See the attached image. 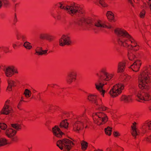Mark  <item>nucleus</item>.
Returning a JSON list of instances; mask_svg holds the SVG:
<instances>
[{
	"label": "nucleus",
	"mask_w": 151,
	"mask_h": 151,
	"mask_svg": "<svg viewBox=\"0 0 151 151\" xmlns=\"http://www.w3.org/2000/svg\"><path fill=\"white\" fill-rule=\"evenodd\" d=\"M123 81L124 83H126L130 81L131 77L128 75H124L123 76Z\"/></svg>",
	"instance_id": "nucleus-37"
},
{
	"label": "nucleus",
	"mask_w": 151,
	"mask_h": 151,
	"mask_svg": "<svg viewBox=\"0 0 151 151\" xmlns=\"http://www.w3.org/2000/svg\"><path fill=\"white\" fill-rule=\"evenodd\" d=\"M51 15L55 19H60L61 18V12L60 10L53 11L51 13Z\"/></svg>",
	"instance_id": "nucleus-20"
},
{
	"label": "nucleus",
	"mask_w": 151,
	"mask_h": 151,
	"mask_svg": "<svg viewBox=\"0 0 151 151\" xmlns=\"http://www.w3.org/2000/svg\"><path fill=\"white\" fill-rule=\"evenodd\" d=\"M48 86H50L52 87H55L56 86H58V85L55 84H51L48 85Z\"/></svg>",
	"instance_id": "nucleus-49"
},
{
	"label": "nucleus",
	"mask_w": 151,
	"mask_h": 151,
	"mask_svg": "<svg viewBox=\"0 0 151 151\" xmlns=\"http://www.w3.org/2000/svg\"><path fill=\"white\" fill-rule=\"evenodd\" d=\"M0 50H3L5 52H9V47H7L2 46L0 47Z\"/></svg>",
	"instance_id": "nucleus-41"
},
{
	"label": "nucleus",
	"mask_w": 151,
	"mask_h": 151,
	"mask_svg": "<svg viewBox=\"0 0 151 151\" xmlns=\"http://www.w3.org/2000/svg\"><path fill=\"white\" fill-rule=\"evenodd\" d=\"M113 134H114V136H115V137H117L119 135V133L117 132H114Z\"/></svg>",
	"instance_id": "nucleus-51"
},
{
	"label": "nucleus",
	"mask_w": 151,
	"mask_h": 151,
	"mask_svg": "<svg viewBox=\"0 0 151 151\" xmlns=\"http://www.w3.org/2000/svg\"><path fill=\"white\" fill-rule=\"evenodd\" d=\"M17 22V16H16V15L15 14L14 18V24L16 23Z\"/></svg>",
	"instance_id": "nucleus-50"
},
{
	"label": "nucleus",
	"mask_w": 151,
	"mask_h": 151,
	"mask_svg": "<svg viewBox=\"0 0 151 151\" xmlns=\"http://www.w3.org/2000/svg\"><path fill=\"white\" fill-rule=\"evenodd\" d=\"M11 126L13 128L17 130H19L21 129V126L20 124H12Z\"/></svg>",
	"instance_id": "nucleus-35"
},
{
	"label": "nucleus",
	"mask_w": 151,
	"mask_h": 151,
	"mask_svg": "<svg viewBox=\"0 0 151 151\" xmlns=\"http://www.w3.org/2000/svg\"><path fill=\"white\" fill-rule=\"evenodd\" d=\"M23 102L21 101H19L17 106V108L21 110V106Z\"/></svg>",
	"instance_id": "nucleus-48"
},
{
	"label": "nucleus",
	"mask_w": 151,
	"mask_h": 151,
	"mask_svg": "<svg viewBox=\"0 0 151 151\" xmlns=\"http://www.w3.org/2000/svg\"><path fill=\"white\" fill-rule=\"evenodd\" d=\"M72 42L70 37L68 35H63L59 40V45L61 46L70 45Z\"/></svg>",
	"instance_id": "nucleus-10"
},
{
	"label": "nucleus",
	"mask_w": 151,
	"mask_h": 151,
	"mask_svg": "<svg viewBox=\"0 0 151 151\" xmlns=\"http://www.w3.org/2000/svg\"><path fill=\"white\" fill-rule=\"evenodd\" d=\"M149 75H151V68H149L146 69L143 68V70L141 72L138 78V86L141 89L148 90L149 86L148 83L150 80Z\"/></svg>",
	"instance_id": "nucleus-3"
},
{
	"label": "nucleus",
	"mask_w": 151,
	"mask_h": 151,
	"mask_svg": "<svg viewBox=\"0 0 151 151\" xmlns=\"http://www.w3.org/2000/svg\"><path fill=\"white\" fill-rule=\"evenodd\" d=\"M128 57L129 60L130 61H132L136 58L135 55L131 52L128 53Z\"/></svg>",
	"instance_id": "nucleus-36"
},
{
	"label": "nucleus",
	"mask_w": 151,
	"mask_h": 151,
	"mask_svg": "<svg viewBox=\"0 0 151 151\" xmlns=\"http://www.w3.org/2000/svg\"><path fill=\"white\" fill-rule=\"evenodd\" d=\"M16 133L17 131L12 128L6 129L5 132L6 135L13 142H17L18 141V137L16 135Z\"/></svg>",
	"instance_id": "nucleus-9"
},
{
	"label": "nucleus",
	"mask_w": 151,
	"mask_h": 151,
	"mask_svg": "<svg viewBox=\"0 0 151 151\" xmlns=\"http://www.w3.org/2000/svg\"><path fill=\"white\" fill-rule=\"evenodd\" d=\"M55 39V37L54 36L47 33V34L46 40L49 41H52Z\"/></svg>",
	"instance_id": "nucleus-39"
},
{
	"label": "nucleus",
	"mask_w": 151,
	"mask_h": 151,
	"mask_svg": "<svg viewBox=\"0 0 151 151\" xmlns=\"http://www.w3.org/2000/svg\"><path fill=\"white\" fill-rule=\"evenodd\" d=\"M68 126V123L66 120L63 121L60 123V126L61 129H67Z\"/></svg>",
	"instance_id": "nucleus-27"
},
{
	"label": "nucleus",
	"mask_w": 151,
	"mask_h": 151,
	"mask_svg": "<svg viewBox=\"0 0 151 151\" xmlns=\"http://www.w3.org/2000/svg\"><path fill=\"white\" fill-rule=\"evenodd\" d=\"M147 125L149 129H151V121L147 122Z\"/></svg>",
	"instance_id": "nucleus-47"
},
{
	"label": "nucleus",
	"mask_w": 151,
	"mask_h": 151,
	"mask_svg": "<svg viewBox=\"0 0 151 151\" xmlns=\"http://www.w3.org/2000/svg\"><path fill=\"white\" fill-rule=\"evenodd\" d=\"M24 94L26 98H28L31 96V93L30 90L26 89L24 91Z\"/></svg>",
	"instance_id": "nucleus-33"
},
{
	"label": "nucleus",
	"mask_w": 151,
	"mask_h": 151,
	"mask_svg": "<svg viewBox=\"0 0 151 151\" xmlns=\"http://www.w3.org/2000/svg\"><path fill=\"white\" fill-rule=\"evenodd\" d=\"M88 99L93 104L95 107L101 104V99L96 95L89 94L87 96Z\"/></svg>",
	"instance_id": "nucleus-13"
},
{
	"label": "nucleus",
	"mask_w": 151,
	"mask_h": 151,
	"mask_svg": "<svg viewBox=\"0 0 151 151\" xmlns=\"http://www.w3.org/2000/svg\"><path fill=\"white\" fill-rule=\"evenodd\" d=\"M47 33H41L39 35V38L42 40H46Z\"/></svg>",
	"instance_id": "nucleus-43"
},
{
	"label": "nucleus",
	"mask_w": 151,
	"mask_h": 151,
	"mask_svg": "<svg viewBox=\"0 0 151 151\" xmlns=\"http://www.w3.org/2000/svg\"><path fill=\"white\" fill-rule=\"evenodd\" d=\"M36 92V91H35V90H34V91L33 92L34 93H35Z\"/></svg>",
	"instance_id": "nucleus-63"
},
{
	"label": "nucleus",
	"mask_w": 151,
	"mask_h": 151,
	"mask_svg": "<svg viewBox=\"0 0 151 151\" xmlns=\"http://www.w3.org/2000/svg\"><path fill=\"white\" fill-rule=\"evenodd\" d=\"M141 64L142 62L141 60H137L132 65L130 66V68H132L133 71L137 72L139 70Z\"/></svg>",
	"instance_id": "nucleus-18"
},
{
	"label": "nucleus",
	"mask_w": 151,
	"mask_h": 151,
	"mask_svg": "<svg viewBox=\"0 0 151 151\" xmlns=\"http://www.w3.org/2000/svg\"><path fill=\"white\" fill-rule=\"evenodd\" d=\"M148 109L149 111H151V106H149Z\"/></svg>",
	"instance_id": "nucleus-58"
},
{
	"label": "nucleus",
	"mask_w": 151,
	"mask_h": 151,
	"mask_svg": "<svg viewBox=\"0 0 151 151\" xmlns=\"http://www.w3.org/2000/svg\"><path fill=\"white\" fill-rule=\"evenodd\" d=\"M13 1L15 2L17 1V0H12Z\"/></svg>",
	"instance_id": "nucleus-62"
},
{
	"label": "nucleus",
	"mask_w": 151,
	"mask_h": 151,
	"mask_svg": "<svg viewBox=\"0 0 151 151\" xmlns=\"http://www.w3.org/2000/svg\"><path fill=\"white\" fill-rule=\"evenodd\" d=\"M114 33L117 36L116 41L119 45L126 47L130 46L134 51L139 50L140 46L137 41L126 30L116 28L114 30Z\"/></svg>",
	"instance_id": "nucleus-1"
},
{
	"label": "nucleus",
	"mask_w": 151,
	"mask_h": 151,
	"mask_svg": "<svg viewBox=\"0 0 151 151\" xmlns=\"http://www.w3.org/2000/svg\"><path fill=\"white\" fill-rule=\"evenodd\" d=\"M23 46L26 49L29 50H30L32 48V46L31 45V43L27 41H26L24 43Z\"/></svg>",
	"instance_id": "nucleus-32"
},
{
	"label": "nucleus",
	"mask_w": 151,
	"mask_h": 151,
	"mask_svg": "<svg viewBox=\"0 0 151 151\" xmlns=\"http://www.w3.org/2000/svg\"><path fill=\"white\" fill-rule=\"evenodd\" d=\"M95 107L98 109L100 110H101L102 111H105L106 110H107L109 108L105 106L104 105H102V102L101 101V105L98 106H96Z\"/></svg>",
	"instance_id": "nucleus-30"
},
{
	"label": "nucleus",
	"mask_w": 151,
	"mask_h": 151,
	"mask_svg": "<svg viewBox=\"0 0 151 151\" xmlns=\"http://www.w3.org/2000/svg\"><path fill=\"white\" fill-rule=\"evenodd\" d=\"M93 122L98 125L100 126L105 124L108 120L106 114L103 112H97L92 115Z\"/></svg>",
	"instance_id": "nucleus-5"
},
{
	"label": "nucleus",
	"mask_w": 151,
	"mask_h": 151,
	"mask_svg": "<svg viewBox=\"0 0 151 151\" xmlns=\"http://www.w3.org/2000/svg\"><path fill=\"white\" fill-rule=\"evenodd\" d=\"M37 98L39 100H40L41 99L40 95V93H38L37 96Z\"/></svg>",
	"instance_id": "nucleus-52"
},
{
	"label": "nucleus",
	"mask_w": 151,
	"mask_h": 151,
	"mask_svg": "<svg viewBox=\"0 0 151 151\" xmlns=\"http://www.w3.org/2000/svg\"><path fill=\"white\" fill-rule=\"evenodd\" d=\"M106 151H111V150L110 148H107L106 149Z\"/></svg>",
	"instance_id": "nucleus-55"
},
{
	"label": "nucleus",
	"mask_w": 151,
	"mask_h": 151,
	"mask_svg": "<svg viewBox=\"0 0 151 151\" xmlns=\"http://www.w3.org/2000/svg\"><path fill=\"white\" fill-rule=\"evenodd\" d=\"M145 10H142L139 14V17L141 18H144L145 17Z\"/></svg>",
	"instance_id": "nucleus-42"
},
{
	"label": "nucleus",
	"mask_w": 151,
	"mask_h": 151,
	"mask_svg": "<svg viewBox=\"0 0 151 151\" xmlns=\"http://www.w3.org/2000/svg\"><path fill=\"white\" fill-rule=\"evenodd\" d=\"M20 101H21V102H26V101H25L24 100V98H23V97H22L21 98V100H20Z\"/></svg>",
	"instance_id": "nucleus-53"
},
{
	"label": "nucleus",
	"mask_w": 151,
	"mask_h": 151,
	"mask_svg": "<svg viewBox=\"0 0 151 151\" xmlns=\"http://www.w3.org/2000/svg\"><path fill=\"white\" fill-rule=\"evenodd\" d=\"M10 105V101L8 100L5 102V105L1 111L2 114L8 115L12 111V109Z\"/></svg>",
	"instance_id": "nucleus-14"
},
{
	"label": "nucleus",
	"mask_w": 151,
	"mask_h": 151,
	"mask_svg": "<svg viewBox=\"0 0 151 151\" xmlns=\"http://www.w3.org/2000/svg\"><path fill=\"white\" fill-rule=\"evenodd\" d=\"M87 122V120L83 117L79 118L73 125V130L76 132L79 133L83 129L84 126L86 128Z\"/></svg>",
	"instance_id": "nucleus-7"
},
{
	"label": "nucleus",
	"mask_w": 151,
	"mask_h": 151,
	"mask_svg": "<svg viewBox=\"0 0 151 151\" xmlns=\"http://www.w3.org/2000/svg\"><path fill=\"white\" fill-rule=\"evenodd\" d=\"M104 130L105 133L106 135H108L109 136L111 135V134L112 128L108 127L106 128Z\"/></svg>",
	"instance_id": "nucleus-34"
},
{
	"label": "nucleus",
	"mask_w": 151,
	"mask_h": 151,
	"mask_svg": "<svg viewBox=\"0 0 151 151\" xmlns=\"http://www.w3.org/2000/svg\"><path fill=\"white\" fill-rule=\"evenodd\" d=\"M77 73L76 70H71L68 74L66 79V82L67 84H70L75 81L76 79Z\"/></svg>",
	"instance_id": "nucleus-12"
},
{
	"label": "nucleus",
	"mask_w": 151,
	"mask_h": 151,
	"mask_svg": "<svg viewBox=\"0 0 151 151\" xmlns=\"http://www.w3.org/2000/svg\"><path fill=\"white\" fill-rule=\"evenodd\" d=\"M91 25H92V24H86L87 26H90L91 27Z\"/></svg>",
	"instance_id": "nucleus-59"
},
{
	"label": "nucleus",
	"mask_w": 151,
	"mask_h": 151,
	"mask_svg": "<svg viewBox=\"0 0 151 151\" xmlns=\"http://www.w3.org/2000/svg\"><path fill=\"white\" fill-rule=\"evenodd\" d=\"M137 96L140 100L146 101L151 100V92H144L139 91L137 93Z\"/></svg>",
	"instance_id": "nucleus-11"
},
{
	"label": "nucleus",
	"mask_w": 151,
	"mask_h": 151,
	"mask_svg": "<svg viewBox=\"0 0 151 151\" xmlns=\"http://www.w3.org/2000/svg\"><path fill=\"white\" fill-rule=\"evenodd\" d=\"M2 2L4 6L7 7L10 5L9 2L7 0H2Z\"/></svg>",
	"instance_id": "nucleus-40"
},
{
	"label": "nucleus",
	"mask_w": 151,
	"mask_h": 151,
	"mask_svg": "<svg viewBox=\"0 0 151 151\" xmlns=\"http://www.w3.org/2000/svg\"><path fill=\"white\" fill-rule=\"evenodd\" d=\"M125 63L124 62H120L119 63L118 66V73L123 72L125 69Z\"/></svg>",
	"instance_id": "nucleus-25"
},
{
	"label": "nucleus",
	"mask_w": 151,
	"mask_h": 151,
	"mask_svg": "<svg viewBox=\"0 0 151 151\" xmlns=\"http://www.w3.org/2000/svg\"><path fill=\"white\" fill-rule=\"evenodd\" d=\"M94 25L100 29L102 28L111 29L112 27L111 25L109 24H104L100 20H98L96 21L94 23Z\"/></svg>",
	"instance_id": "nucleus-16"
},
{
	"label": "nucleus",
	"mask_w": 151,
	"mask_h": 151,
	"mask_svg": "<svg viewBox=\"0 0 151 151\" xmlns=\"http://www.w3.org/2000/svg\"><path fill=\"white\" fill-rule=\"evenodd\" d=\"M120 100L124 103H127L132 101V98L130 96L122 95L120 98Z\"/></svg>",
	"instance_id": "nucleus-21"
},
{
	"label": "nucleus",
	"mask_w": 151,
	"mask_h": 151,
	"mask_svg": "<svg viewBox=\"0 0 151 151\" xmlns=\"http://www.w3.org/2000/svg\"><path fill=\"white\" fill-rule=\"evenodd\" d=\"M8 86L6 90L9 91H11L12 90V88L16 86V82L12 80H8Z\"/></svg>",
	"instance_id": "nucleus-23"
},
{
	"label": "nucleus",
	"mask_w": 151,
	"mask_h": 151,
	"mask_svg": "<svg viewBox=\"0 0 151 151\" xmlns=\"http://www.w3.org/2000/svg\"><path fill=\"white\" fill-rule=\"evenodd\" d=\"M142 129L143 130V133H145L146 132L147 129H149L148 127V125H147V122H145L143 124Z\"/></svg>",
	"instance_id": "nucleus-38"
},
{
	"label": "nucleus",
	"mask_w": 151,
	"mask_h": 151,
	"mask_svg": "<svg viewBox=\"0 0 151 151\" xmlns=\"http://www.w3.org/2000/svg\"><path fill=\"white\" fill-rule=\"evenodd\" d=\"M106 16L108 19L109 21H112L114 20V14L111 12H108L106 14Z\"/></svg>",
	"instance_id": "nucleus-29"
},
{
	"label": "nucleus",
	"mask_w": 151,
	"mask_h": 151,
	"mask_svg": "<svg viewBox=\"0 0 151 151\" xmlns=\"http://www.w3.org/2000/svg\"><path fill=\"white\" fill-rule=\"evenodd\" d=\"M124 87V85L122 83L116 84L111 88L109 93L111 97H116L121 93Z\"/></svg>",
	"instance_id": "nucleus-8"
},
{
	"label": "nucleus",
	"mask_w": 151,
	"mask_h": 151,
	"mask_svg": "<svg viewBox=\"0 0 151 151\" xmlns=\"http://www.w3.org/2000/svg\"><path fill=\"white\" fill-rule=\"evenodd\" d=\"M16 35L17 40L21 39L23 41L26 40L27 37L25 35L22 34L19 32H17Z\"/></svg>",
	"instance_id": "nucleus-24"
},
{
	"label": "nucleus",
	"mask_w": 151,
	"mask_h": 151,
	"mask_svg": "<svg viewBox=\"0 0 151 151\" xmlns=\"http://www.w3.org/2000/svg\"><path fill=\"white\" fill-rule=\"evenodd\" d=\"M85 19L84 18L78 19L76 21H75L76 24L79 26H83L85 23Z\"/></svg>",
	"instance_id": "nucleus-26"
},
{
	"label": "nucleus",
	"mask_w": 151,
	"mask_h": 151,
	"mask_svg": "<svg viewBox=\"0 0 151 151\" xmlns=\"http://www.w3.org/2000/svg\"><path fill=\"white\" fill-rule=\"evenodd\" d=\"M35 51L36 53L38 55H42L46 54L48 50H43L42 47L38 46L37 47Z\"/></svg>",
	"instance_id": "nucleus-22"
},
{
	"label": "nucleus",
	"mask_w": 151,
	"mask_h": 151,
	"mask_svg": "<svg viewBox=\"0 0 151 151\" xmlns=\"http://www.w3.org/2000/svg\"><path fill=\"white\" fill-rule=\"evenodd\" d=\"M99 78L95 83L96 88L104 96L105 91L103 89L104 85L107 84V82L110 81L114 77L113 73H110L107 72L106 68H102L99 72L96 74Z\"/></svg>",
	"instance_id": "nucleus-2"
},
{
	"label": "nucleus",
	"mask_w": 151,
	"mask_h": 151,
	"mask_svg": "<svg viewBox=\"0 0 151 151\" xmlns=\"http://www.w3.org/2000/svg\"><path fill=\"white\" fill-rule=\"evenodd\" d=\"M52 132L54 135L59 138L61 137L64 134L58 126H55L52 128Z\"/></svg>",
	"instance_id": "nucleus-17"
},
{
	"label": "nucleus",
	"mask_w": 151,
	"mask_h": 151,
	"mask_svg": "<svg viewBox=\"0 0 151 151\" xmlns=\"http://www.w3.org/2000/svg\"><path fill=\"white\" fill-rule=\"evenodd\" d=\"M136 123L135 122H134L131 126V134L135 138H136V136L139 135V134L138 130L136 128Z\"/></svg>",
	"instance_id": "nucleus-19"
},
{
	"label": "nucleus",
	"mask_w": 151,
	"mask_h": 151,
	"mask_svg": "<svg viewBox=\"0 0 151 151\" xmlns=\"http://www.w3.org/2000/svg\"><path fill=\"white\" fill-rule=\"evenodd\" d=\"M149 7H150V8L151 11V4H150V6H149Z\"/></svg>",
	"instance_id": "nucleus-61"
},
{
	"label": "nucleus",
	"mask_w": 151,
	"mask_h": 151,
	"mask_svg": "<svg viewBox=\"0 0 151 151\" xmlns=\"http://www.w3.org/2000/svg\"><path fill=\"white\" fill-rule=\"evenodd\" d=\"M128 1L130 2L131 4L132 5L133 3L132 2V0H128Z\"/></svg>",
	"instance_id": "nucleus-57"
},
{
	"label": "nucleus",
	"mask_w": 151,
	"mask_h": 151,
	"mask_svg": "<svg viewBox=\"0 0 151 151\" xmlns=\"http://www.w3.org/2000/svg\"><path fill=\"white\" fill-rule=\"evenodd\" d=\"M18 71L17 68L13 66L7 68L5 72L6 76L10 77L15 73H18Z\"/></svg>",
	"instance_id": "nucleus-15"
},
{
	"label": "nucleus",
	"mask_w": 151,
	"mask_h": 151,
	"mask_svg": "<svg viewBox=\"0 0 151 151\" xmlns=\"http://www.w3.org/2000/svg\"><path fill=\"white\" fill-rule=\"evenodd\" d=\"M99 4L103 7H106L107 5L104 2V0H100Z\"/></svg>",
	"instance_id": "nucleus-46"
},
{
	"label": "nucleus",
	"mask_w": 151,
	"mask_h": 151,
	"mask_svg": "<svg viewBox=\"0 0 151 151\" xmlns=\"http://www.w3.org/2000/svg\"><path fill=\"white\" fill-rule=\"evenodd\" d=\"M56 144L61 150L64 149V151H69L74 145L72 141L67 139L57 141Z\"/></svg>",
	"instance_id": "nucleus-6"
},
{
	"label": "nucleus",
	"mask_w": 151,
	"mask_h": 151,
	"mask_svg": "<svg viewBox=\"0 0 151 151\" xmlns=\"http://www.w3.org/2000/svg\"><path fill=\"white\" fill-rule=\"evenodd\" d=\"M7 127V125L4 123H0V128L2 130H4Z\"/></svg>",
	"instance_id": "nucleus-44"
},
{
	"label": "nucleus",
	"mask_w": 151,
	"mask_h": 151,
	"mask_svg": "<svg viewBox=\"0 0 151 151\" xmlns=\"http://www.w3.org/2000/svg\"><path fill=\"white\" fill-rule=\"evenodd\" d=\"M81 148L83 150H85L88 147V143L84 141H82L81 142Z\"/></svg>",
	"instance_id": "nucleus-31"
},
{
	"label": "nucleus",
	"mask_w": 151,
	"mask_h": 151,
	"mask_svg": "<svg viewBox=\"0 0 151 151\" xmlns=\"http://www.w3.org/2000/svg\"><path fill=\"white\" fill-rule=\"evenodd\" d=\"M9 144L10 143L6 139L4 138H0V147Z\"/></svg>",
	"instance_id": "nucleus-28"
},
{
	"label": "nucleus",
	"mask_w": 151,
	"mask_h": 151,
	"mask_svg": "<svg viewBox=\"0 0 151 151\" xmlns=\"http://www.w3.org/2000/svg\"><path fill=\"white\" fill-rule=\"evenodd\" d=\"M2 5V3L1 1L0 0V9L1 8Z\"/></svg>",
	"instance_id": "nucleus-56"
},
{
	"label": "nucleus",
	"mask_w": 151,
	"mask_h": 151,
	"mask_svg": "<svg viewBox=\"0 0 151 151\" xmlns=\"http://www.w3.org/2000/svg\"><path fill=\"white\" fill-rule=\"evenodd\" d=\"M144 141L151 142V134L149 136L145 137L143 140Z\"/></svg>",
	"instance_id": "nucleus-45"
},
{
	"label": "nucleus",
	"mask_w": 151,
	"mask_h": 151,
	"mask_svg": "<svg viewBox=\"0 0 151 151\" xmlns=\"http://www.w3.org/2000/svg\"><path fill=\"white\" fill-rule=\"evenodd\" d=\"M56 6L65 10L68 14L73 16L77 13H83V9L80 5L73 3L70 5H65L61 3L56 4Z\"/></svg>",
	"instance_id": "nucleus-4"
},
{
	"label": "nucleus",
	"mask_w": 151,
	"mask_h": 151,
	"mask_svg": "<svg viewBox=\"0 0 151 151\" xmlns=\"http://www.w3.org/2000/svg\"><path fill=\"white\" fill-rule=\"evenodd\" d=\"M12 46H13V48L14 49H15L16 48V47L17 46V45L15 44H13L12 45Z\"/></svg>",
	"instance_id": "nucleus-54"
},
{
	"label": "nucleus",
	"mask_w": 151,
	"mask_h": 151,
	"mask_svg": "<svg viewBox=\"0 0 151 151\" xmlns=\"http://www.w3.org/2000/svg\"><path fill=\"white\" fill-rule=\"evenodd\" d=\"M94 151H103L102 150H100L98 149L97 150H95Z\"/></svg>",
	"instance_id": "nucleus-60"
}]
</instances>
